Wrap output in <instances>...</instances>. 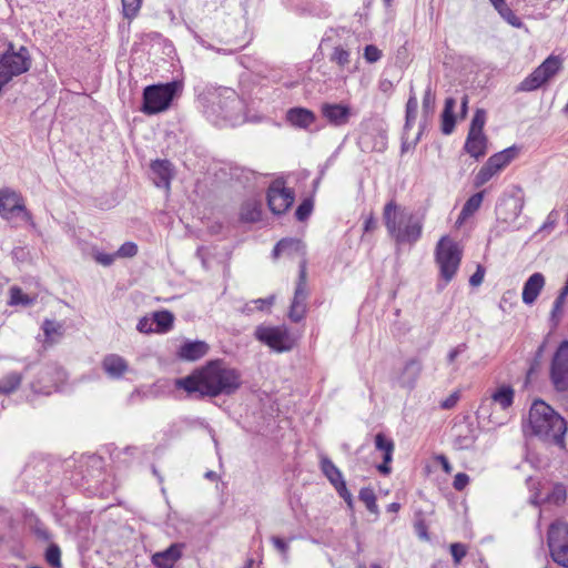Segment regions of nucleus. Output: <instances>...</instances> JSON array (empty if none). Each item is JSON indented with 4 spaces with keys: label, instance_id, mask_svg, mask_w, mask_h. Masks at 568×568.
<instances>
[{
    "label": "nucleus",
    "instance_id": "f257e3e1",
    "mask_svg": "<svg viewBox=\"0 0 568 568\" xmlns=\"http://www.w3.org/2000/svg\"><path fill=\"white\" fill-rule=\"evenodd\" d=\"M242 385L241 374L222 361H211L191 375L176 381V386L197 397L234 394Z\"/></svg>",
    "mask_w": 568,
    "mask_h": 568
},
{
    "label": "nucleus",
    "instance_id": "f03ea898",
    "mask_svg": "<svg viewBox=\"0 0 568 568\" xmlns=\"http://www.w3.org/2000/svg\"><path fill=\"white\" fill-rule=\"evenodd\" d=\"M383 221L388 235L397 245L415 244L422 236V220L394 200L385 204Z\"/></svg>",
    "mask_w": 568,
    "mask_h": 568
},
{
    "label": "nucleus",
    "instance_id": "7ed1b4c3",
    "mask_svg": "<svg viewBox=\"0 0 568 568\" xmlns=\"http://www.w3.org/2000/svg\"><path fill=\"white\" fill-rule=\"evenodd\" d=\"M532 433L545 442L559 447L565 445L566 420L542 400H535L529 409Z\"/></svg>",
    "mask_w": 568,
    "mask_h": 568
},
{
    "label": "nucleus",
    "instance_id": "20e7f679",
    "mask_svg": "<svg viewBox=\"0 0 568 568\" xmlns=\"http://www.w3.org/2000/svg\"><path fill=\"white\" fill-rule=\"evenodd\" d=\"M182 90L183 84L180 81L148 85L143 90V103L140 110L146 115L166 111Z\"/></svg>",
    "mask_w": 568,
    "mask_h": 568
},
{
    "label": "nucleus",
    "instance_id": "39448f33",
    "mask_svg": "<svg viewBox=\"0 0 568 568\" xmlns=\"http://www.w3.org/2000/svg\"><path fill=\"white\" fill-rule=\"evenodd\" d=\"M463 252L459 245L448 236H443L435 250V260L439 267L440 277L445 283H449L456 275Z\"/></svg>",
    "mask_w": 568,
    "mask_h": 568
},
{
    "label": "nucleus",
    "instance_id": "423d86ee",
    "mask_svg": "<svg viewBox=\"0 0 568 568\" xmlns=\"http://www.w3.org/2000/svg\"><path fill=\"white\" fill-rule=\"evenodd\" d=\"M212 111L224 121L235 125L243 119L244 102L235 90L221 88L212 100Z\"/></svg>",
    "mask_w": 568,
    "mask_h": 568
},
{
    "label": "nucleus",
    "instance_id": "0eeeda50",
    "mask_svg": "<svg viewBox=\"0 0 568 568\" xmlns=\"http://www.w3.org/2000/svg\"><path fill=\"white\" fill-rule=\"evenodd\" d=\"M547 544L552 560L568 568V524L564 521L552 523L548 528Z\"/></svg>",
    "mask_w": 568,
    "mask_h": 568
},
{
    "label": "nucleus",
    "instance_id": "6e6552de",
    "mask_svg": "<svg viewBox=\"0 0 568 568\" xmlns=\"http://www.w3.org/2000/svg\"><path fill=\"white\" fill-rule=\"evenodd\" d=\"M254 336L261 343L280 353L292 349L294 344L285 326L260 325L255 328Z\"/></svg>",
    "mask_w": 568,
    "mask_h": 568
},
{
    "label": "nucleus",
    "instance_id": "1a4fd4ad",
    "mask_svg": "<svg viewBox=\"0 0 568 568\" xmlns=\"http://www.w3.org/2000/svg\"><path fill=\"white\" fill-rule=\"evenodd\" d=\"M550 382L559 393L568 392V341L557 347L550 364Z\"/></svg>",
    "mask_w": 568,
    "mask_h": 568
},
{
    "label": "nucleus",
    "instance_id": "9d476101",
    "mask_svg": "<svg viewBox=\"0 0 568 568\" xmlns=\"http://www.w3.org/2000/svg\"><path fill=\"white\" fill-rule=\"evenodd\" d=\"M561 68V60L558 57H548L537 69L524 79L518 91H534L551 79Z\"/></svg>",
    "mask_w": 568,
    "mask_h": 568
},
{
    "label": "nucleus",
    "instance_id": "9b49d317",
    "mask_svg": "<svg viewBox=\"0 0 568 568\" xmlns=\"http://www.w3.org/2000/svg\"><path fill=\"white\" fill-rule=\"evenodd\" d=\"M308 297L307 291V270L306 260L300 263L298 280L296 283L294 297L290 307L288 317L292 322H301L306 314V301Z\"/></svg>",
    "mask_w": 568,
    "mask_h": 568
},
{
    "label": "nucleus",
    "instance_id": "f8f14e48",
    "mask_svg": "<svg viewBox=\"0 0 568 568\" xmlns=\"http://www.w3.org/2000/svg\"><path fill=\"white\" fill-rule=\"evenodd\" d=\"M294 202V192L284 186L282 181H274L267 190V204L272 213H285Z\"/></svg>",
    "mask_w": 568,
    "mask_h": 568
},
{
    "label": "nucleus",
    "instance_id": "ddd939ff",
    "mask_svg": "<svg viewBox=\"0 0 568 568\" xmlns=\"http://www.w3.org/2000/svg\"><path fill=\"white\" fill-rule=\"evenodd\" d=\"M0 215L6 220H11L14 216H21L26 222L31 220V214L19 194L10 190L0 191Z\"/></svg>",
    "mask_w": 568,
    "mask_h": 568
},
{
    "label": "nucleus",
    "instance_id": "4468645a",
    "mask_svg": "<svg viewBox=\"0 0 568 568\" xmlns=\"http://www.w3.org/2000/svg\"><path fill=\"white\" fill-rule=\"evenodd\" d=\"M453 445L458 450L471 449L477 439V428L469 416H463L452 428Z\"/></svg>",
    "mask_w": 568,
    "mask_h": 568
},
{
    "label": "nucleus",
    "instance_id": "2eb2a0df",
    "mask_svg": "<svg viewBox=\"0 0 568 568\" xmlns=\"http://www.w3.org/2000/svg\"><path fill=\"white\" fill-rule=\"evenodd\" d=\"M323 118L334 126L345 125L351 118V109L339 103H323L321 106Z\"/></svg>",
    "mask_w": 568,
    "mask_h": 568
},
{
    "label": "nucleus",
    "instance_id": "dca6fc26",
    "mask_svg": "<svg viewBox=\"0 0 568 568\" xmlns=\"http://www.w3.org/2000/svg\"><path fill=\"white\" fill-rule=\"evenodd\" d=\"M182 544H172L163 551L155 552L152 556V564L158 568H173L182 556Z\"/></svg>",
    "mask_w": 568,
    "mask_h": 568
},
{
    "label": "nucleus",
    "instance_id": "f3484780",
    "mask_svg": "<svg viewBox=\"0 0 568 568\" xmlns=\"http://www.w3.org/2000/svg\"><path fill=\"white\" fill-rule=\"evenodd\" d=\"M40 377L42 381L48 383L43 386L39 385L38 383H32L31 387L36 393L49 395L51 394L52 388L55 387L57 381H60L64 377V372L61 368L48 366L40 372Z\"/></svg>",
    "mask_w": 568,
    "mask_h": 568
},
{
    "label": "nucleus",
    "instance_id": "a211bd4d",
    "mask_svg": "<svg viewBox=\"0 0 568 568\" xmlns=\"http://www.w3.org/2000/svg\"><path fill=\"white\" fill-rule=\"evenodd\" d=\"M545 286V276L541 273H534L524 283L523 287V302L527 305H531L540 294Z\"/></svg>",
    "mask_w": 568,
    "mask_h": 568
},
{
    "label": "nucleus",
    "instance_id": "6ab92c4d",
    "mask_svg": "<svg viewBox=\"0 0 568 568\" xmlns=\"http://www.w3.org/2000/svg\"><path fill=\"white\" fill-rule=\"evenodd\" d=\"M209 352V345L202 341H187L178 351V356L184 361H197Z\"/></svg>",
    "mask_w": 568,
    "mask_h": 568
},
{
    "label": "nucleus",
    "instance_id": "aec40b11",
    "mask_svg": "<svg viewBox=\"0 0 568 568\" xmlns=\"http://www.w3.org/2000/svg\"><path fill=\"white\" fill-rule=\"evenodd\" d=\"M151 173L156 186L169 189L171 174V162L168 160H155L151 163Z\"/></svg>",
    "mask_w": 568,
    "mask_h": 568
},
{
    "label": "nucleus",
    "instance_id": "412c9836",
    "mask_svg": "<svg viewBox=\"0 0 568 568\" xmlns=\"http://www.w3.org/2000/svg\"><path fill=\"white\" fill-rule=\"evenodd\" d=\"M286 120L296 128L307 130L316 120V115L305 108H292L287 111Z\"/></svg>",
    "mask_w": 568,
    "mask_h": 568
},
{
    "label": "nucleus",
    "instance_id": "4be33fe9",
    "mask_svg": "<svg viewBox=\"0 0 568 568\" xmlns=\"http://www.w3.org/2000/svg\"><path fill=\"white\" fill-rule=\"evenodd\" d=\"M423 371V363L419 358H410L405 363L400 375V384L404 387L413 388Z\"/></svg>",
    "mask_w": 568,
    "mask_h": 568
},
{
    "label": "nucleus",
    "instance_id": "5701e85b",
    "mask_svg": "<svg viewBox=\"0 0 568 568\" xmlns=\"http://www.w3.org/2000/svg\"><path fill=\"white\" fill-rule=\"evenodd\" d=\"M488 140L485 134L468 133L464 150L476 160L485 156L487 153Z\"/></svg>",
    "mask_w": 568,
    "mask_h": 568
},
{
    "label": "nucleus",
    "instance_id": "b1692460",
    "mask_svg": "<svg viewBox=\"0 0 568 568\" xmlns=\"http://www.w3.org/2000/svg\"><path fill=\"white\" fill-rule=\"evenodd\" d=\"M102 367L111 378L122 377L129 368L126 361L116 354L106 355L102 361Z\"/></svg>",
    "mask_w": 568,
    "mask_h": 568
},
{
    "label": "nucleus",
    "instance_id": "393cba45",
    "mask_svg": "<svg viewBox=\"0 0 568 568\" xmlns=\"http://www.w3.org/2000/svg\"><path fill=\"white\" fill-rule=\"evenodd\" d=\"M273 254L275 257L281 254L294 255L300 254L301 256H305V244L300 239H282L274 247Z\"/></svg>",
    "mask_w": 568,
    "mask_h": 568
},
{
    "label": "nucleus",
    "instance_id": "a878e982",
    "mask_svg": "<svg viewBox=\"0 0 568 568\" xmlns=\"http://www.w3.org/2000/svg\"><path fill=\"white\" fill-rule=\"evenodd\" d=\"M456 106V100L454 98H447L445 100V106L442 112V125L440 130L443 134L449 135L455 130L456 119L454 115V109Z\"/></svg>",
    "mask_w": 568,
    "mask_h": 568
},
{
    "label": "nucleus",
    "instance_id": "bb28decb",
    "mask_svg": "<svg viewBox=\"0 0 568 568\" xmlns=\"http://www.w3.org/2000/svg\"><path fill=\"white\" fill-rule=\"evenodd\" d=\"M517 154L518 149L516 146H510L501 152L495 153L487 160V162L491 168L499 172L507 166L517 156Z\"/></svg>",
    "mask_w": 568,
    "mask_h": 568
},
{
    "label": "nucleus",
    "instance_id": "cd10ccee",
    "mask_svg": "<svg viewBox=\"0 0 568 568\" xmlns=\"http://www.w3.org/2000/svg\"><path fill=\"white\" fill-rule=\"evenodd\" d=\"M154 333L164 334L172 329L174 315L170 311L152 313Z\"/></svg>",
    "mask_w": 568,
    "mask_h": 568
},
{
    "label": "nucleus",
    "instance_id": "c85d7f7f",
    "mask_svg": "<svg viewBox=\"0 0 568 568\" xmlns=\"http://www.w3.org/2000/svg\"><path fill=\"white\" fill-rule=\"evenodd\" d=\"M241 220L243 222L254 223L260 221L262 215V204L257 200H247L241 207Z\"/></svg>",
    "mask_w": 568,
    "mask_h": 568
},
{
    "label": "nucleus",
    "instance_id": "c756f323",
    "mask_svg": "<svg viewBox=\"0 0 568 568\" xmlns=\"http://www.w3.org/2000/svg\"><path fill=\"white\" fill-rule=\"evenodd\" d=\"M321 470L328 479V481L333 485V487H336L339 485V483L345 481L342 471L334 465V463L327 456L321 457Z\"/></svg>",
    "mask_w": 568,
    "mask_h": 568
},
{
    "label": "nucleus",
    "instance_id": "7c9ffc66",
    "mask_svg": "<svg viewBox=\"0 0 568 568\" xmlns=\"http://www.w3.org/2000/svg\"><path fill=\"white\" fill-rule=\"evenodd\" d=\"M485 191H480L471 195L464 204L457 222L463 223L470 217L481 205Z\"/></svg>",
    "mask_w": 568,
    "mask_h": 568
},
{
    "label": "nucleus",
    "instance_id": "2f4dec72",
    "mask_svg": "<svg viewBox=\"0 0 568 568\" xmlns=\"http://www.w3.org/2000/svg\"><path fill=\"white\" fill-rule=\"evenodd\" d=\"M514 389L509 385H503L493 393L491 399L500 405L503 409H506L513 405L514 402Z\"/></svg>",
    "mask_w": 568,
    "mask_h": 568
},
{
    "label": "nucleus",
    "instance_id": "473e14b6",
    "mask_svg": "<svg viewBox=\"0 0 568 568\" xmlns=\"http://www.w3.org/2000/svg\"><path fill=\"white\" fill-rule=\"evenodd\" d=\"M375 447L383 452L385 462H392L395 448L393 439L386 437L383 433H378L375 435Z\"/></svg>",
    "mask_w": 568,
    "mask_h": 568
},
{
    "label": "nucleus",
    "instance_id": "72a5a7b5",
    "mask_svg": "<svg viewBox=\"0 0 568 568\" xmlns=\"http://www.w3.org/2000/svg\"><path fill=\"white\" fill-rule=\"evenodd\" d=\"M22 376L19 373L12 372L7 374L0 379V393L11 394L20 386Z\"/></svg>",
    "mask_w": 568,
    "mask_h": 568
},
{
    "label": "nucleus",
    "instance_id": "f704fd0d",
    "mask_svg": "<svg viewBox=\"0 0 568 568\" xmlns=\"http://www.w3.org/2000/svg\"><path fill=\"white\" fill-rule=\"evenodd\" d=\"M216 43L211 44L209 43L204 38H200V44L206 49H211L216 51L217 53L222 54H233L241 48H244L246 44L237 45V47H230L227 43L223 42V38H216Z\"/></svg>",
    "mask_w": 568,
    "mask_h": 568
},
{
    "label": "nucleus",
    "instance_id": "c9c22d12",
    "mask_svg": "<svg viewBox=\"0 0 568 568\" xmlns=\"http://www.w3.org/2000/svg\"><path fill=\"white\" fill-rule=\"evenodd\" d=\"M42 328H43L47 339L50 341L51 343L55 342L54 336H58V337L62 336L63 326H62V324H60L55 321L45 320L43 322Z\"/></svg>",
    "mask_w": 568,
    "mask_h": 568
},
{
    "label": "nucleus",
    "instance_id": "e433bc0d",
    "mask_svg": "<svg viewBox=\"0 0 568 568\" xmlns=\"http://www.w3.org/2000/svg\"><path fill=\"white\" fill-rule=\"evenodd\" d=\"M359 500L363 501L366 506V508L373 513H378V507L376 504V496L372 488L365 487L359 490Z\"/></svg>",
    "mask_w": 568,
    "mask_h": 568
},
{
    "label": "nucleus",
    "instance_id": "4c0bfd02",
    "mask_svg": "<svg viewBox=\"0 0 568 568\" xmlns=\"http://www.w3.org/2000/svg\"><path fill=\"white\" fill-rule=\"evenodd\" d=\"M486 123V111L483 109H477L469 126L468 133L473 134H484V126Z\"/></svg>",
    "mask_w": 568,
    "mask_h": 568
},
{
    "label": "nucleus",
    "instance_id": "58836bf2",
    "mask_svg": "<svg viewBox=\"0 0 568 568\" xmlns=\"http://www.w3.org/2000/svg\"><path fill=\"white\" fill-rule=\"evenodd\" d=\"M496 173L497 171L491 168L488 162H486L476 174L474 179V185L476 187H480L487 183Z\"/></svg>",
    "mask_w": 568,
    "mask_h": 568
},
{
    "label": "nucleus",
    "instance_id": "ea45409f",
    "mask_svg": "<svg viewBox=\"0 0 568 568\" xmlns=\"http://www.w3.org/2000/svg\"><path fill=\"white\" fill-rule=\"evenodd\" d=\"M45 560L53 568H61V550L57 544H51L45 551Z\"/></svg>",
    "mask_w": 568,
    "mask_h": 568
},
{
    "label": "nucleus",
    "instance_id": "a19ab883",
    "mask_svg": "<svg viewBox=\"0 0 568 568\" xmlns=\"http://www.w3.org/2000/svg\"><path fill=\"white\" fill-rule=\"evenodd\" d=\"M349 58H351L349 51H347L343 47H335L333 50V53L329 57L332 62L337 63L342 68H344L345 65H347L349 63V61H351Z\"/></svg>",
    "mask_w": 568,
    "mask_h": 568
},
{
    "label": "nucleus",
    "instance_id": "79ce46f5",
    "mask_svg": "<svg viewBox=\"0 0 568 568\" xmlns=\"http://www.w3.org/2000/svg\"><path fill=\"white\" fill-rule=\"evenodd\" d=\"M31 303V298L26 295L21 288L17 286H12L10 288V304L11 305H29Z\"/></svg>",
    "mask_w": 568,
    "mask_h": 568
},
{
    "label": "nucleus",
    "instance_id": "37998d69",
    "mask_svg": "<svg viewBox=\"0 0 568 568\" xmlns=\"http://www.w3.org/2000/svg\"><path fill=\"white\" fill-rule=\"evenodd\" d=\"M435 110V94L430 87H427L423 97V113L425 116L433 114Z\"/></svg>",
    "mask_w": 568,
    "mask_h": 568
},
{
    "label": "nucleus",
    "instance_id": "c03bdc74",
    "mask_svg": "<svg viewBox=\"0 0 568 568\" xmlns=\"http://www.w3.org/2000/svg\"><path fill=\"white\" fill-rule=\"evenodd\" d=\"M313 210V201L311 199H305L297 206L295 211V216L298 221H305L312 213Z\"/></svg>",
    "mask_w": 568,
    "mask_h": 568
},
{
    "label": "nucleus",
    "instance_id": "a18cd8bd",
    "mask_svg": "<svg viewBox=\"0 0 568 568\" xmlns=\"http://www.w3.org/2000/svg\"><path fill=\"white\" fill-rule=\"evenodd\" d=\"M142 0H122L123 13L126 18H133L141 8Z\"/></svg>",
    "mask_w": 568,
    "mask_h": 568
},
{
    "label": "nucleus",
    "instance_id": "49530a36",
    "mask_svg": "<svg viewBox=\"0 0 568 568\" xmlns=\"http://www.w3.org/2000/svg\"><path fill=\"white\" fill-rule=\"evenodd\" d=\"M450 554L454 562L459 564L462 559L467 555V547L460 542H454L450 545Z\"/></svg>",
    "mask_w": 568,
    "mask_h": 568
},
{
    "label": "nucleus",
    "instance_id": "de8ad7c7",
    "mask_svg": "<svg viewBox=\"0 0 568 568\" xmlns=\"http://www.w3.org/2000/svg\"><path fill=\"white\" fill-rule=\"evenodd\" d=\"M565 302L566 300L559 296H557L554 302L550 318L555 324H557L562 316Z\"/></svg>",
    "mask_w": 568,
    "mask_h": 568
},
{
    "label": "nucleus",
    "instance_id": "09e8293b",
    "mask_svg": "<svg viewBox=\"0 0 568 568\" xmlns=\"http://www.w3.org/2000/svg\"><path fill=\"white\" fill-rule=\"evenodd\" d=\"M138 253V246L133 242H125L115 253L119 257H132Z\"/></svg>",
    "mask_w": 568,
    "mask_h": 568
},
{
    "label": "nucleus",
    "instance_id": "8fccbe9b",
    "mask_svg": "<svg viewBox=\"0 0 568 568\" xmlns=\"http://www.w3.org/2000/svg\"><path fill=\"white\" fill-rule=\"evenodd\" d=\"M364 58L369 63L377 62L382 58V51L373 44L366 45L364 49Z\"/></svg>",
    "mask_w": 568,
    "mask_h": 568
},
{
    "label": "nucleus",
    "instance_id": "3c124183",
    "mask_svg": "<svg viewBox=\"0 0 568 568\" xmlns=\"http://www.w3.org/2000/svg\"><path fill=\"white\" fill-rule=\"evenodd\" d=\"M418 109V101L414 92L412 91L408 101L406 103V116L416 119Z\"/></svg>",
    "mask_w": 568,
    "mask_h": 568
},
{
    "label": "nucleus",
    "instance_id": "603ef678",
    "mask_svg": "<svg viewBox=\"0 0 568 568\" xmlns=\"http://www.w3.org/2000/svg\"><path fill=\"white\" fill-rule=\"evenodd\" d=\"M33 532L37 536V538H39L43 541H49L51 539L50 531L45 528V526L40 520L36 521V524L33 526Z\"/></svg>",
    "mask_w": 568,
    "mask_h": 568
},
{
    "label": "nucleus",
    "instance_id": "864d4df0",
    "mask_svg": "<svg viewBox=\"0 0 568 568\" xmlns=\"http://www.w3.org/2000/svg\"><path fill=\"white\" fill-rule=\"evenodd\" d=\"M136 329L140 333H144V334L154 333L152 316L151 317L144 316V317L140 318V321L136 325Z\"/></svg>",
    "mask_w": 568,
    "mask_h": 568
},
{
    "label": "nucleus",
    "instance_id": "5fc2aeb1",
    "mask_svg": "<svg viewBox=\"0 0 568 568\" xmlns=\"http://www.w3.org/2000/svg\"><path fill=\"white\" fill-rule=\"evenodd\" d=\"M341 498H343L348 507H353V496L346 487V483H339L338 486L334 487Z\"/></svg>",
    "mask_w": 568,
    "mask_h": 568
},
{
    "label": "nucleus",
    "instance_id": "6e6d98bb",
    "mask_svg": "<svg viewBox=\"0 0 568 568\" xmlns=\"http://www.w3.org/2000/svg\"><path fill=\"white\" fill-rule=\"evenodd\" d=\"M469 483V476L465 473H458L453 481V487L460 491L463 490Z\"/></svg>",
    "mask_w": 568,
    "mask_h": 568
},
{
    "label": "nucleus",
    "instance_id": "4d7b16f0",
    "mask_svg": "<svg viewBox=\"0 0 568 568\" xmlns=\"http://www.w3.org/2000/svg\"><path fill=\"white\" fill-rule=\"evenodd\" d=\"M115 257H116L115 254H106V253H97L94 255V260L103 266H110L111 264H113Z\"/></svg>",
    "mask_w": 568,
    "mask_h": 568
},
{
    "label": "nucleus",
    "instance_id": "13d9d810",
    "mask_svg": "<svg viewBox=\"0 0 568 568\" xmlns=\"http://www.w3.org/2000/svg\"><path fill=\"white\" fill-rule=\"evenodd\" d=\"M485 276V270L483 266L478 265L476 272L470 276L469 284L471 286H479Z\"/></svg>",
    "mask_w": 568,
    "mask_h": 568
},
{
    "label": "nucleus",
    "instance_id": "bf43d9fd",
    "mask_svg": "<svg viewBox=\"0 0 568 568\" xmlns=\"http://www.w3.org/2000/svg\"><path fill=\"white\" fill-rule=\"evenodd\" d=\"M272 542L274 545V547L284 556L286 557L287 555V550H288V545L285 540H283L282 538L280 537H276V536H273L272 537Z\"/></svg>",
    "mask_w": 568,
    "mask_h": 568
},
{
    "label": "nucleus",
    "instance_id": "052dcab7",
    "mask_svg": "<svg viewBox=\"0 0 568 568\" xmlns=\"http://www.w3.org/2000/svg\"><path fill=\"white\" fill-rule=\"evenodd\" d=\"M467 349V345L465 343H462L457 345L455 348H453L447 356V361L449 364L454 363L458 355L464 353Z\"/></svg>",
    "mask_w": 568,
    "mask_h": 568
},
{
    "label": "nucleus",
    "instance_id": "680f3d73",
    "mask_svg": "<svg viewBox=\"0 0 568 568\" xmlns=\"http://www.w3.org/2000/svg\"><path fill=\"white\" fill-rule=\"evenodd\" d=\"M552 499L556 504L564 503L566 499V490L564 486L558 485L554 489Z\"/></svg>",
    "mask_w": 568,
    "mask_h": 568
},
{
    "label": "nucleus",
    "instance_id": "e2e57ef3",
    "mask_svg": "<svg viewBox=\"0 0 568 568\" xmlns=\"http://www.w3.org/2000/svg\"><path fill=\"white\" fill-rule=\"evenodd\" d=\"M458 399H459L458 393H453L445 400L442 402L440 406L444 409H450L457 404Z\"/></svg>",
    "mask_w": 568,
    "mask_h": 568
},
{
    "label": "nucleus",
    "instance_id": "0e129e2a",
    "mask_svg": "<svg viewBox=\"0 0 568 568\" xmlns=\"http://www.w3.org/2000/svg\"><path fill=\"white\" fill-rule=\"evenodd\" d=\"M274 297H267V298H257L252 301V303L255 305V308L263 311L265 307H268L273 304Z\"/></svg>",
    "mask_w": 568,
    "mask_h": 568
},
{
    "label": "nucleus",
    "instance_id": "69168bd1",
    "mask_svg": "<svg viewBox=\"0 0 568 568\" xmlns=\"http://www.w3.org/2000/svg\"><path fill=\"white\" fill-rule=\"evenodd\" d=\"M436 460L440 464L443 470L446 474H450L453 471V466H452V464L449 463L448 458L445 455H438L436 457Z\"/></svg>",
    "mask_w": 568,
    "mask_h": 568
},
{
    "label": "nucleus",
    "instance_id": "338daca9",
    "mask_svg": "<svg viewBox=\"0 0 568 568\" xmlns=\"http://www.w3.org/2000/svg\"><path fill=\"white\" fill-rule=\"evenodd\" d=\"M503 18L514 27H520V19L509 9Z\"/></svg>",
    "mask_w": 568,
    "mask_h": 568
},
{
    "label": "nucleus",
    "instance_id": "774afa93",
    "mask_svg": "<svg viewBox=\"0 0 568 568\" xmlns=\"http://www.w3.org/2000/svg\"><path fill=\"white\" fill-rule=\"evenodd\" d=\"M376 226H377V222L373 215H369L364 222V231L365 232H371V231L375 230Z\"/></svg>",
    "mask_w": 568,
    "mask_h": 568
}]
</instances>
